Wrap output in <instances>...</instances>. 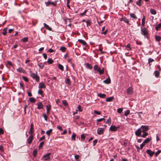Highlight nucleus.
Returning a JSON list of instances; mask_svg holds the SVG:
<instances>
[{
    "label": "nucleus",
    "mask_w": 161,
    "mask_h": 161,
    "mask_svg": "<svg viewBox=\"0 0 161 161\" xmlns=\"http://www.w3.org/2000/svg\"><path fill=\"white\" fill-rule=\"evenodd\" d=\"M29 100L31 103H35L36 102V99L33 97L30 98Z\"/></svg>",
    "instance_id": "37"
},
{
    "label": "nucleus",
    "mask_w": 161,
    "mask_h": 161,
    "mask_svg": "<svg viewBox=\"0 0 161 161\" xmlns=\"http://www.w3.org/2000/svg\"><path fill=\"white\" fill-rule=\"evenodd\" d=\"M62 103L65 106H67L68 105V103L66 100H63L62 101Z\"/></svg>",
    "instance_id": "38"
},
{
    "label": "nucleus",
    "mask_w": 161,
    "mask_h": 161,
    "mask_svg": "<svg viewBox=\"0 0 161 161\" xmlns=\"http://www.w3.org/2000/svg\"><path fill=\"white\" fill-rule=\"evenodd\" d=\"M17 71H18V72H19V73H22V72H23V69L22 68L20 67V68H19V69H17Z\"/></svg>",
    "instance_id": "49"
},
{
    "label": "nucleus",
    "mask_w": 161,
    "mask_h": 161,
    "mask_svg": "<svg viewBox=\"0 0 161 161\" xmlns=\"http://www.w3.org/2000/svg\"><path fill=\"white\" fill-rule=\"evenodd\" d=\"M38 65L40 69H42L45 66L44 63H38Z\"/></svg>",
    "instance_id": "18"
},
{
    "label": "nucleus",
    "mask_w": 161,
    "mask_h": 161,
    "mask_svg": "<svg viewBox=\"0 0 161 161\" xmlns=\"http://www.w3.org/2000/svg\"><path fill=\"white\" fill-rule=\"evenodd\" d=\"M161 152V150H158L155 154V155L156 157Z\"/></svg>",
    "instance_id": "51"
},
{
    "label": "nucleus",
    "mask_w": 161,
    "mask_h": 161,
    "mask_svg": "<svg viewBox=\"0 0 161 161\" xmlns=\"http://www.w3.org/2000/svg\"><path fill=\"white\" fill-rule=\"evenodd\" d=\"M130 15L131 18H132L134 19H137L136 16L133 13H131Z\"/></svg>",
    "instance_id": "26"
},
{
    "label": "nucleus",
    "mask_w": 161,
    "mask_h": 161,
    "mask_svg": "<svg viewBox=\"0 0 161 161\" xmlns=\"http://www.w3.org/2000/svg\"><path fill=\"white\" fill-rule=\"evenodd\" d=\"M38 87L40 88H46V86L43 82H41L39 84Z\"/></svg>",
    "instance_id": "13"
},
{
    "label": "nucleus",
    "mask_w": 161,
    "mask_h": 161,
    "mask_svg": "<svg viewBox=\"0 0 161 161\" xmlns=\"http://www.w3.org/2000/svg\"><path fill=\"white\" fill-rule=\"evenodd\" d=\"M29 133L30 134H33L34 133L33 125V124H31L30 130Z\"/></svg>",
    "instance_id": "16"
},
{
    "label": "nucleus",
    "mask_w": 161,
    "mask_h": 161,
    "mask_svg": "<svg viewBox=\"0 0 161 161\" xmlns=\"http://www.w3.org/2000/svg\"><path fill=\"white\" fill-rule=\"evenodd\" d=\"M161 27V23L157 25L155 27V29L156 31H158L159 29Z\"/></svg>",
    "instance_id": "27"
},
{
    "label": "nucleus",
    "mask_w": 161,
    "mask_h": 161,
    "mask_svg": "<svg viewBox=\"0 0 161 161\" xmlns=\"http://www.w3.org/2000/svg\"><path fill=\"white\" fill-rule=\"evenodd\" d=\"M146 152L151 157H152L155 153L154 152L152 151L150 149L147 150Z\"/></svg>",
    "instance_id": "11"
},
{
    "label": "nucleus",
    "mask_w": 161,
    "mask_h": 161,
    "mask_svg": "<svg viewBox=\"0 0 161 161\" xmlns=\"http://www.w3.org/2000/svg\"><path fill=\"white\" fill-rule=\"evenodd\" d=\"M141 34L144 35L147 38H148V33L147 29L145 27L142 28L141 27Z\"/></svg>",
    "instance_id": "1"
},
{
    "label": "nucleus",
    "mask_w": 161,
    "mask_h": 161,
    "mask_svg": "<svg viewBox=\"0 0 161 161\" xmlns=\"http://www.w3.org/2000/svg\"><path fill=\"white\" fill-rule=\"evenodd\" d=\"M105 119L104 118H102L100 119H98L97 120V122H100L102 121L103 120H104V122H105Z\"/></svg>",
    "instance_id": "46"
},
{
    "label": "nucleus",
    "mask_w": 161,
    "mask_h": 161,
    "mask_svg": "<svg viewBox=\"0 0 161 161\" xmlns=\"http://www.w3.org/2000/svg\"><path fill=\"white\" fill-rule=\"evenodd\" d=\"M33 156L34 157H36V156L37 153V151L36 149H35L33 150Z\"/></svg>",
    "instance_id": "39"
},
{
    "label": "nucleus",
    "mask_w": 161,
    "mask_h": 161,
    "mask_svg": "<svg viewBox=\"0 0 161 161\" xmlns=\"http://www.w3.org/2000/svg\"><path fill=\"white\" fill-rule=\"evenodd\" d=\"M133 93V88L131 87L128 88L127 90V93L128 95H131Z\"/></svg>",
    "instance_id": "6"
},
{
    "label": "nucleus",
    "mask_w": 161,
    "mask_h": 161,
    "mask_svg": "<svg viewBox=\"0 0 161 161\" xmlns=\"http://www.w3.org/2000/svg\"><path fill=\"white\" fill-rule=\"evenodd\" d=\"M7 63L10 66H13V65L12 64V63L10 61H7Z\"/></svg>",
    "instance_id": "60"
},
{
    "label": "nucleus",
    "mask_w": 161,
    "mask_h": 161,
    "mask_svg": "<svg viewBox=\"0 0 161 161\" xmlns=\"http://www.w3.org/2000/svg\"><path fill=\"white\" fill-rule=\"evenodd\" d=\"M104 129L103 128H99L97 129V133L99 135H101L103 134Z\"/></svg>",
    "instance_id": "7"
},
{
    "label": "nucleus",
    "mask_w": 161,
    "mask_h": 161,
    "mask_svg": "<svg viewBox=\"0 0 161 161\" xmlns=\"http://www.w3.org/2000/svg\"><path fill=\"white\" fill-rule=\"evenodd\" d=\"M156 40L158 41H160L161 40V37L159 36H155Z\"/></svg>",
    "instance_id": "35"
},
{
    "label": "nucleus",
    "mask_w": 161,
    "mask_h": 161,
    "mask_svg": "<svg viewBox=\"0 0 161 161\" xmlns=\"http://www.w3.org/2000/svg\"><path fill=\"white\" fill-rule=\"evenodd\" d=\"M43 116L45 120H46V121H47V116L46 115V114H43Z\"/></svg>",
    "instance_id": "62"
},
{
    "label": "nucleus",
    "mask_w": 161,
    "mask_h": 161,
    "mask_svg": "<svg viewBox=\"0 0 161 161\" xmlns=\"http://www.w3.org/2000/svg\"><path fill=\"white\" fill-rule=\"evenodd\" d=\"M142 3V1H141L139 0L136 2V4L139 6H140L141 5Z\"/></svg>",
    "instance_id": "48"
},
{
    "label": "nucleus",
    "mask_w": 161,
    "mask_h": 161,
    "mask_svg": "<svg viewBox=\"0 0 161 161\" xmlns=\"http://www.w3.org/2000/svg\"><path fill=\"white\" fill-rule=\"evenodd\" d=\"M103 82L106 84H108L110 83H111V80L109 77L105 80H104L103 81Z\"/></svg>",
    "instance_id": "17"
},
{
    "label": "nucleus",
    "mask_w": 161,
    "mask_h": 161,
    "mask_svg": "<svg viewBox=\"0 0 161 161\" xmlns=\"http://www.w3.org/2000/svg\"><path fill=\"white\" fill-rule=\"evenodd\" d=\"M22 78L26 82H28L29 81L28 79L26 76H23Z\"/></svg>",
    "instance_id": "50"
},
{
    "label": "nucleus",
    "mask_w": 161,
    "mask_h": 161,
    "mask_svg": "<svg viewBox=\"0 0 161 161\" xmlns=\"http://www.w3.org/2000/svg\"><path fill=\"white\" fill-rule=\"evenodd\" d=\"M150 12L152 14L155 15L156 14V11L155 9H153L152 8L150 9Z\"/></svg>",
    "instance_id": "24"
},
{
    "label": "nucleus",
    "mask_w": 161,
    "mask_h": 161,
    "mask_svg": "<svg viewBox=\"0 0 161 161\" xmlns=\"http://www.w3.org/2000/svg\"><path fill=\"white\" fill-rule=\"evenodd\" d=\"M86 25L87 26H90L91 24V22L90 20H88L86 21Z\"/></svg>",
    "instance_id": "42"
},
{
    "label": "nucleus",
    "mask_w": 161,
    "mask_h": 161,
    "mask_svg": "<svg viewBox=\"0 0 161 161\" xmlns=\"http://www.w3.org/2000/svg\"><path fill=\"white\" fill-rule=\"evenodd\" d=\"M141 129H142V132L144 133L149 130V126L147 125H142L141 127Z\"/></svg>",
    "instance_id": "5"
},
{
    "label": "nucleus",
    "mask_w": 161,
    "mask_h": 161,
    "mask_svg": "<svg viewBox=\"0 0 161 161\" xmlns=\"http://www.w3.org/2000/svg\"><path fill=\"white\" fill-rule=\"evenodd\" d=\"M28 37H24L22 39V41L23 42H25L28 41Z\"/></svg>",
    "instance_id": "44"
},
{
    "label": "nucleus",
    "mask_w": 161,
    "mask_h": 161,
    "mask_svg": "<svg viewBox=\"0 0 161 161\" xmlns=\"http://www.w3.org/2000/svg\"><path fill=\"white\" fill-rule=\"evenodd\" d=\"M30 76L32 77L33 79L35 80L37 82L39 81V77L38 76L37 74L33 73L31 71H30Z\"/></svg>",
    "instance_id": "2"
},
{
    "label": "nucleus",
    "mask_w": 161,
    "mask_h": 161,
    "mask_svg": "<svg viewBox=\"0 0 161 161\" xmlns=\"http://www.w3.org/2000/svg\"><path fill=\"white\" fill-rule=\"evenodd\" d=\"M141 128L138 129L135 132V134L136 136H141V134L142 132Z\"/></svg>",
    "instance_id": "8"
},
{
    "label": "nucleus",
    "mask_w": 161,
    "mask_h": 161,
    "mask_svg": "<svg viewBox=\"0 0 161 161\" xmlns=\"http://www.w3.org/2000/svg\"><path fill=\"white\" fill-rule=\"evenodd\" d=\"M97 95L101 98H104L106 96V95L104 94H102L101 93L97 94Z\"/></svg>",
    "instance_id": "20"
},
{
    "label": "nucleus",
    "mask_w": 161,
    "mask_h": 161,
    "mask_svg": "<svg viewBox=\"0 0 161 161\" xmlns=\"http://www.w3.org/2000/svg\"><path fill=\"white\" fill-rule=\"evenodd\" d=\"M78 42L82 44L83 46H87V44L85 41L82 39H79L78 40Z\"/></svg>",
    "instance_id": "14"
},
{
    "label": "nucleus",
    "mask_w": 161,
    "mask_h": 161,
    "mask_svg": "<svg viewBox=\"0 0 161 161\" xmlns=\"http://www.w3.org/2000/svg\"><path fill=\"white\" fill-rule=\"evenodd\" d=\"M130 113V110H127L126 111H125L124 115L125 116H127Z\"/></svg>",
    "instance_id": "40"
},
{
    "label": "nucleus",
    "mask_w": 161,
    "mask_h": 161,
    "mask_svg": "<svg viewBox=\"0 0 161 161\" xmlns=\"http://www.w3.org/2000/svg\"><path fill=\"white\" fill-rule=\"evenodd\" d=\"M76 136V134L75 133H73L72 136V140H75Z\"/></svg>",
    "instance_id": "52"
},
{
    "label": "nucleus",
    "mask_w": 161,
    "mask_h": 161,
    "mask_svg": "<svg viewBox=\"0 0 161 161\" xmlns=\"http://www.w3.org/2000/svg\"><path fill=\"white\" fill-rule=\"evenodd\" d=\"M53 130L52 129H50L48 130L47 131L46 133V134L48 135V136H49V135L51 133L52 131Z\"/></svg>",
    "instance_id": "45"
},
{
    "label": "nucleus",
    "mask_w": 161,
    "mask_h": 161,
    "mask_svg": "<svg viewBox=\"0 0 161 161\" xmlns=\"http://www.w3.org/2000/svg\"><path fill=\"white\" fill-rule=\"evenodd\" d=\"M154 61V60L153 59L151 58H148V63L149 64V65L150 64V62H152Z\"/></svg>",
    "instance_id": "57"
},
{
    "label": "nucleus",
    "mask_w": 161,
    "mask_h": 161,
    "mask_svg": "<svg viewBox=\"0 0 161 161\" xmlns=\"http://www.w3.org/2000/svg\"><path fill=\"white\" fill-rule=\"evenodd\" d=\"M145 17L144 16H143V18L142 19V25L143 27H144L145 25Z\"/></svg>",
    "instance_id": "19"
},
{
    "label": "nucleus",
    "mask_w": 161,
    "mask_h": 161,
    "mask_svg": "<svg viewBox=\"0 0 161 161\" xmlns=\"http://www.w3.org/2000/svg\"><path fill=\"white\" fill-rule=\"evenodd\" d=\"M148 135V133L145 132L144 133H143V134H142V135L141 136L142 137H145L146 136H147Z\"/></svg>",
    "instance_id": "47"
},
{
    "label": "nucleus",
    "mask_w": 161,
    "mask_h": 161,
    "mask_svg": "<svg viewBox=\"0 0 161 161\" xmlns=\"http://www.w3.org/2000/svg\"><path fill=\"white\" fill-rule=\"evenodd\" d=\"M66 48L64 47H60V50L62 52H64L66 51Z\"/></svg>",
    "instance_id": "31"
},
{
    "label": "nucleus",
    "mask_w": 161,
    "mask_h": 161,
    "mask_svg": "<svg viewBox=\"0 0 161 161\" xmlns=\"http://www.w3.org/2000/svg\"><path fill=\"white\" fill-rule=\"evenodd\" d=\"M123 111V109L122 108H119L118 109H117V112L119 113V114H120L121 113V112H122Z\"/></svg>",
    "instance_id": "54"
},
{
    "label": "nucleus",
    "mask_w": 161,
    "mask_h": 161,
    "mask_svg": "<svg viewBox=\"0 0 161 161\" xmlns=\"http://www.w3.org/2000/svg\"><path fill=\"white\" fill-rule=\"evenodd\" d=\"M37 106V108L38 109H42L43 108V106L41 102H39L36 103Z\"/></svg>",
    "instance_id": "12"
},
{
    "label": "nucleus",
    "mask_w": 161,
    "mask_h": 161,
    "mask_svg": "<svg viewBox=\"0 0 161 161\" xmlns=\"http://www.w3.org/2000/svg\"><path fill=\"white\" fill-rule=\"evenodd\" d=\"M44 27H45L47 29L49 30V31H52V28L49 26L47 25L46 23H44Z\"/></svg>",
    "instance_id": "23"
},
{
    "label": "nucleus",
    "mask_w": 161,
    "mask_h": 161,
    "mask_svg": "<svg viewBox=\"0 0 161 161\" xmlns=\"http://www.w3.org/2000/svg\"><path fill=\"white\" fill-rule=\"evenodd\" d=\"M120 20L121 21H123L125 23H127L128 25H129V20L125 17H122V18L120 19Z\"/></svg>",
    "instance_id": "9"
},
{
    "label": "nucleus",
    "mask_w": 161,
    "mask_h": 161,
    "mask_svg": "<svg viewBox=\"0 0 161 161\" xmlns=\"http://www.w3.org/2000/svg\"><path fill=\"white\" fill-rule=\"evenodd\" d=\"M51 107L50 104H48L46 106V109L47 110H50L51 109Z\"/></svg>",
    "instance_id": "53"
},
{
    "label": "nucleus",
    "mask_w": 161,
    "mask_h": 161,
    "mask_svg": "<svg viewBox=\"0 0 161 161\" xmlns=\"http://www.w3.org/2000/svg\"><path fill=\"white\" fill-rule=\"evenodd\" d=\"M45 3L47 7L49 6L50 5H52L54 7H56L57 5V1L51 2L48 1L47 2H45Z\"/></svg>",
    "instance_id": "4"
},
{
    "label": "nucleus",
    "mask_w": 161,
    "mask_h": 161,
    "mask_svg": "<svg viewBox=\"0 0 161 161\" xmlns=\"http://www.w3.org/2000/svg\"><path fill=\"white\" fill-rule=\"evenodd\" d=\"M87 10H85L84 11L83 13H81V14H80V16H84L86 13L87 12Z\"/></svg>",
    "instance_id": "56"
},
{
    "label": "nucleus",
    "mask_w": 161,
    "mask_h": 161,
    "mask_svg": "<svg viewBox=\"0 0 161 161\" xmlns=\"http://www.w3.org/2000/svg\"><path fill=\"white\" fill-rule=\"evenodd\" d=\"M114 97H108L106 99V101L107 102H111L113 99Z\"/></svg>",
    "instance_id": "30"
},
{
    "label": "nucleus",
    "mask_w": 161,
    "mask_h": 161,
    "mask_svg": "<svg viewBox=\"0 0 161 161\" xmlns=\"http://www.w3.org/2000/svg\"><path fill=\"white\" fill-rule=\"evenodd\" d=\"M78 109L80 112H81L82 109H81V107L80 105H79L78 107Z\"/></svg>",
    "instance_id": "63"
},
{
    "label": "nucleus",
    "mask_w": 161,
    "mask_h": 161,
    "mask_svg": "<svg viewBox=\"0 0 161 161\" xmlns=\"http://www.w3.org/2000/svg\"><path fill=\"white\" fill-rule=\"evenodd\" d=\"M53 62V60L49 58L47 61V62L49 64H52Z\"/></svg>",
    "instance_id": "36"
},
{
    "label": "nucleus",
    "mask_w": 161,
    "mask_h": 161,
    "mask_svg": "<svg viewBox=\"0 0 161 161\" xmlns=\"http://www.w3.org/2000/svg\"><path fill=\"white\" fill-rule=\"evenodd\" d=\"M118 127H116L114 125H112L110 127L109 130L112 131H116L117 130Z\"/></svg>",
    "instance_id": "10"
},
{
    "label": "nucleus",
    "mask_w": 161,
    "mask_h": 161,
    "mask_svg": "<svg viewBox=\"0 0 161 161\" xmlns=\"http://www.w3.org/2000/svg\"><path fill=\"white\" fill-rule=\"evenodd\" d=\"M155 76L157 77H158L159 75V73L158 71H155L154 72Z\"/></svg>",
    "instance_id": "41"
},
{
    "label": "nucleus",
    "mask_w": 161,
    "mask_h": 161,
    "mask_svg": "<svg viewBox=\"0 0 161 161\" xmlns=\"http://www.w3.org/2000/svg\"><path fill=\"white\" fill-rule=\"evenodd\" d=\"M94 114H96L97 115H100L101 114V112L99 111H98L97 110H94Z\"/></svg>",
    "instance_id": "59"
},
{
    "label": "nucleus",
    "mask_w": 161,
    "mask_h": 161,
    "mask_svg": "<svg viewBox=\"0 0 161 161\" xmlns=\"http://www.w3.org/2000/svg\"><path fill=\"white\" fill-rule=\"evenodd\" d=\"M51 155L50 153H47L45 154L43 156V158H45V160L47 161L49 159V156Z\"/></svg>",
    "instance_id": "15"
},
{
    "label": "nucleus",
    "mask_w": 161,
    "mask_h": 161,
    "mask_svg": "<svg viewBox=\"0 0 161 161\" xmlns=\"http://www.w3.org/2000/svg\"><path fill=\"white\" fill-rule=\"evenodd\" d=\"M58 68L61 70L63 71L64 70L63 66L60 64H58Z\"/></svg>",
    "instance_id": "33"
},
{
    "label": "nucleus",
    "mask_w": 161,
    "mask_h": 161,
    "mask_svg": "<svg viewBox=\"0 0 161 161\" xmlns=\"http://www.w3.org/2000/svg\"><path fill=\"white\" fill-rule=\"evenodd\" d=\"M38 93L39 94H40L41 95V96L42 97H43L44 96V95L43 94V91L41 90V89H39L38 91Z\"/></svg>",
    "instance_id": "22"
},
{
    "label": "nucleus",
    "mask_w": 161,
    "mask_h": 161,
    "mask_svg": "<svg viewBox=\"0 0 161 161\" xmlns=\"http://www.w3.org/2000/svg\"><path fill=\"white\" fill-rule=\"evenodd\" d=\"M4 133V131L1 128H0V134H3Z\"/></svg>",
    "instance_id": "64"
},
{
    "label": "nucleus",
    "mask_w": 161,
    "mask_h": 161,
    "mask_svg": "<svg viewBox=\"0 0 161 161\" xmlns=\"http://www.w3.org/2000/svg\"><path fill=\"white\" fill-rule=\"evenodd\" d=\"M7 33V28H4L3 30V32H2V34L3 35L5 36L6 35Z\"/></svg>",
    "instance_id": "29"
},
{
    "label": "nucleus",
    "mask_w": 161,
    "mask_h": 161,
    "mask_svg": "<svg viewBox=\"0 0 161 161\" xmlns=\"http://www.w3.org/2000/svg\"><path fill=\"white\" fill-rule=\"evenodd\" d=\"M127 50H131V48L130 46V44H128L127 45L125 46Z\"/></svg>",
    "instance_id": "32"
},
{
    "label": "nucleus",
    "mask_w": 161,
    "mask_h": 161,
    "mask_svg": "<svg viewBox=\"0 0 161 161\" xmlns=\"http://www.w3.org/2000/svg\"><path fill=\"white\" fill-rule=\"evenodd\" d=\"M81 138L82 140H84L85 138V136L84 134H82L81 135Z\"/></svg>",
    "instance_id": "55"
},
{
    "label": "nucleus",
    "mask_w": 161,
    "mask_h": 161,
    "mask_svg": "<svg viewBox=\"0 0 161 161\" xmlns=\"http://www.w3.org/2000/svg\"><path fill=\"white\" fill-rule=\"evenodd\" d=\"M149 142H143V143L142 144L140 145V148L141 149H142V148L145 145V143H147Z\"/></svg>",
    "instance_id": "43"
},
{
    "label": "nucleus",
    "mask_w": 161,
    "mask_h": 161,
    "mask_svg": "<svg viewBox=\"0 0 161 161\" xmlns=\"http://www.w3.org/2000/svg\"><path fill=\"white\" fill-rule=\"evenodd\" d=\"M111 119L109 117L105 122L106 124H111Z\"/></svg>",
    "instance_id": "34"
},
{
    "label": "nucleus",
    "mask_w": 161,
    "mask_h": 161,
    "mask_svg": "<svg viewBox=\"0 0 161 161\" xmlns=\"http://www.w3.org/2000/svg\"><path fill=\"white\" fill-rule=\"evenodd\" d=\"M94 69L96 71L98 72L100 74H102L104 72V68H103L101 69L100 67H99L97 65H95L94 67Z\"/></svg>",
    "instance_id": "3"
},
{
    "label": "nucleus",
    "mask_w": 161,
    "mask_h": 161,
    "mask_svg": "<svg viewBox=\"0 0 161 161\" xmlns=\"http://www.w3.org/2000/svg\"><path fill=\"white\" fill-rule=\"evenodd\" d=\"M85 66L87 68L89 69H92V68L91 65L88 63H86L85 64Z\"/></svg>",
    "instance_id": "21"
},
{
    "label": "nucleus",
    "mask_w": 161,
    "mask_h": 161,
    "mask_svg": "<svg viewBox=\"0 0 161 161\" xmlns=\"http://www.w3.org/2000/svg\"><path fill=\"white\" fill-rule=\"evenodd\" d=\"M65 82L66 84H68L69 86H70L71 84V83L69 79L68 78L65 80Z\"/></svg>",
    "instance_id": "25"
},
{
    "label": "nucleus",
    "mask_w": 161,
    "mask_h": 161,
    "mask_svg": "<svg viewBox=\"0 0 161 161\" xmlns=\"http://www.w3.org/2000/svg\"><path fill=\"white\" fill-rule=\"evenodd\" d=\"M44 142H42L39 144V148L40 149L41 147H42L44 145Z\"/></svg>",
    "instance_id": "58"
},
{
    "label": "nucleus",
    "mask_w": 161,
    "mask_h": 161,
    "mask_svg": "<svg viewBox=\"0 0 161 161\" xmlns=\"http://www.w3.org/2000/svg\"><path fill=\"white\" fill-rule=\"evenodd\" d=\"M31 135L27 139V141H32L33 139V134H30Z\"/></svg>",
    "instance_id": "28"
},
{
    "label": "nucleus",
    "mask_w": 161,
    "mask_h": 161,
    "mask_svg": "<svg viewBox=\"0 0 161 161\" xmlns=\"http://www.w3.org/2000/svg\"><path fill=\"white\" fill-rule=\"evenodd\" d=\"M79 155H75V158L77 161H79Z\"/></svg>",
    "instance_id": "61"
}]
</instances>
